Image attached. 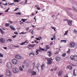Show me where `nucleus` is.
I'll use <instances>...</instances> for the list:
<instances>
[{"label":"nucleus","instance_id":"a878e982","mask_svg":"<svg viewBox=\"0 0 77 77\" xmlns=\"http://www.w3.org/2000/svg\"><path fill=\"white\" fill-rule=\"evenodd\" d=\"M46 47L47 49H50V47L49 46V45H46Z\"/></svg>","mask_w":77,"mask_h":77},{"label":"nucleus","instance_id":"a18cd8bd","mask_svg":"<svg viewBox=\"0 0 77 77\" xmlns=\"http://www.w3.org/2000/svg\"><path fill=\"white\" fill-rule=\"evenodd\" d=\"M73 32H74V33L77 32V30H75V29H74Z\"/></svg>","mask_w":77,"mask_h":77},{"label":"nucleus","instance_id":"f704fd0d","mask_svg":"<svg viewBox=\"0 0 77 77\" xmlns=\"http://www.w3.org/2000/svg\"><path fill=\"white\" fill-rule=\"evenodd\" d=\"M19 69L20 71H23V68H22V67H19Z\"/></svg>","mask_w":77,"mask_h":77},{"label":"nucleus","instance_id":"9b49d317","mask_svg":"<svg viewBox=\"0 0 77 77\" xmlns=\"http://www.w3.org/2000/svg\"><path fill=\"white\" fill-rule=\"evenodd\" d=\"M7 66L8 68H11V66H12V64L10 63H8Z\"/></svg>","mask_w":77,"mask_h":77},{"label":"nucleus","instance_id":"79ce46f5","mask_svg":"<svg viewBox=\"0 0 77 77\" xmlns=\"http://www.w3.org/2000/svg\"><path fill=\"white\" fill-rule=\"evenodd\" d=\"M53 45V42H51L50 44V45L51 46V45Z\"/></svg>","mask_w":77,"mask_h":77},{"label":"nucleus","instance_id":"7ed1b4c3","mask_svg":"<svg viewBox=\"0 0 77 77\" xmlns=\"http://www.w3.org/2000/svg\"><path fill=\"white\" fill-rule=\"evenodd\" d=\"M75 43L73 42H71L69 44V47H71V48H74L75 47Z\"/></svg>","mask_w":77,"mask_h":77},{"label":"nucleus","instance_id":"864d4df0","mask_svg":"<svg viewBox=\"0 0 77 77\" xmlns=\"http://www.w3.org/2000/svg\"><path fill=\"white\" fill-rule=\"evenodd\" d=\"M31 45H32L29 44L28 45V46L29 47H31Z\"/></svg>","mask_w":77,"mask_h":77},{"label":"nucleus","instance_id":"a19ab883","mask_svg":"<svg viewBox=\"0 0 77 77\" xmlns=\"http://www.w3.org/2000/svg\"><path fill=\"white\" fill-rule=\"evenodd\" d=\"M3 63V60H2L0 59V63Z\"/></svg>","mask_w":77,"mask_h":77},{"label":"nucleus","instance_id":"58836bf2","mask_svg":"<svg viewBox=\"0 0 77 77\" xmlns=\"http://www.w3.org/2000/svg\"><path fill=\"white\" fill-rule=\"evenodd\" d=\"M18 9H19V8H17L15 9L14 10V11H17V10H18Z\"/></svg>","mask_w":77,"mask_h":77},{"label":"nucleus","instance_id":"cd10ccee","mask_svg":"<svg viewBox=\"0 0 77 77\" xmlns=\"http://www.w3.org/2000/svg\"><path fill=\"white\" fill-rule=\"evenodd\" d=\"M70 51H71V50H70V49L69 48L68 51L67 52V53H68V54H69Z\"/></svg>","mask_w":77,"mask_h":77},{"label":"nucleus","instance_id":"39448f33","mask_svg":"<svg viewBox=\"0 0 77 77\" xmlns=\"http://www.w3.org/2000/svg\"><path fill=\"white\" fill-rule=\"evenodd\" d=\"M5 39L3 38H0V42L2 44H4L5 42Z\"/></svg>","mask_w":77,"mask_h":77},{"label":"nucleus","instance_id":"bb28decb","mask_svg":"<svg viewBox=\"0 0 77 77\" xmlns=\"http://www.w3.org/2000/svg\"><path fill=\"white\" fill-rule=\"evenodd\" d=\"M68 30L66 31L65 32V33L64 34V35L65 36V35H67V33H68Z\"/></svg>","mask_w":77,"mask_h":77},{"label":"nucleus","instance_id":"774afa93","mask_svg":"<svg viewBox=\"0 0 77 77\" xmlns=\"http://www.w3.org/2000/svg\"><path fill=\"white\" fill-rule=\"evenodd\" d=\"M3 75H0V77H3Z\"/></svg>","mask_w":77,"mask_h":77},{"label":"nucleus","instance_id":"680f3d73","mask_svg":"<svg viewBox=\"0 0 77 77\" xmlns=\"http://www.w3.org/2000/svg\"><path fill=\"white\" fill-rule=\"evenodd\" d=\"M4 49H5V50H6V49H7V47H4Z\"/></svg>","mask_w":77,"mask_h":77},{"label":"nucleus","instance_id":"e433bc0d","mask_svg":"<svg viewBox=\"0 0 77 77\" xmlns=\"http://www.w3.org/2000/svg\"><path fill=\"white\" fill-rule=\"evenodd\" d=\"M0 57H3V55L1 53H0Z\"/></svg>","mask_w":77,"mask_h":77},{"label":"nucleus","instance_id":"72a5a7b5","mask_svg":"<svg viewBox=\"0 0 77 77\" xmlns=\"http://www.w3.org/2000/svg\"><path fill=\"white\" fill-rule=\"evenodd\" d=\"M24 42H25V44L26 43L28 44V43H29V42H28V40H26Z\"/></svg>","mask_w":77,"mask_h":77},{"label":"nucleus","instance_id":"f8f14e48","mask_svg":"<svg viewBox=\"0 0 77 77\" xmlns=\"http://www.w3.org/2000/svg\"><path fill=\"white\" fill-rule=\"evenodd\" d=\"M15 58L17 59H20L21 58V56H19L18 55H16L15 56Z\"/></svg>","mask_w":77,"mask_h":77},{"label":"nucleus","instance_id":"de8ad7c7","mask_svg":"<svg viewBox=\"0 0 77 77\" xmlns=\"http://www.w3.org/2000/svg\"><path fill=\"white\" fill-rule=\"evenodd\" d=\"M39 67V66H38V67H36V68H37V69H38V71L39 72V67Z\"/></svg>","mask_w":77,"mask_h":77},{"label":"nucleus","instance_id":"5fc2aeb1","mask_svg":"<svg viewBox=\"0 0 77 77\" xmlns=\"http://www.w3.org/2000/svg\"><path fill=\"white\" fill-rule=\"evenodd\" d=\"M26 30L27 31V30H29V28H26Z\"/></svg>","mask_w":77,"mask_h":77},{"label":"nucleus","instance_id":"49530a36","mask_svg":"<svg viewBox=\"0 0 77 77\" xmlns=\"http://www.w3.org/2000/svg\"><path fill=\"white\" fill-rule=\"evenodd\" d=\"M21 21H23V22H25V20H24V19H22Z\"/></svg>","mask_w":77,"mask_h":77},{"label":"nucleus","instance_id":"7c9ffc66","mask_svg":"<svg viewBox=\"0 0 77 77\" xmlns=\"http://www.w3.org/2000/svg\"><path fill=\"white\" fill-rule=\"evenodd\" d=\"M15 14L16 15H21V14L20 12H18L17 13H15Z\"/></svg>","mask_w":77,"mask_h":77},{"label":"nucleus","instance_id":"a211bd4d","mask_svg":"<svg viewBox=\"0 0 77 77\" xmlns=\"http://www.w3.org/2000/svg\"><path fill=\"white\" fill-rule=\"evenodd\" d=\"M63 73V72L60 71L58 72V76H61L62 75V74Z\"/></svg>","mask_w":77,"mask_h":77},{"label":"nucleus","instance_id":"4d7b16f0","mask_svg":"<svg viewBox=\"0 0 77 77\" xmlns=\"http://www.w3.org/2000/svg\"><path fill=\"white\" fill-rule=\"evenodd\" d=\"M35 7H39V5H35Z\"/></svg>","mask_w":77,"mask_h":77},{"label":"nucleus","instance_id":"1a4fd4ad","mask_svg":"<svg viewBox=\"0 0 77 77\" xmlns=\"http://www.w3.org/2000/svg\"><path fill=\"white\" fill-rule=\"evenodd\" d=\"M55 60L57 62H59L61 60V58L59 57H55Z\"/></svg>","mask_w":77,"mask_h":77},{"label":"nucleus","instance_id":"69168bd1","mask_svg":"<svg viewBox=\"0 0 77 77\" xmlns=\"http://www.w3.org/2000/svg\"><path fill=\"white\" fill-rule=\"evenodd\" d=\"M51 28L52 29H55V28H54V27H52Z\"/></svg>","mask_w":77,"mask_h":77},{"label":"nucleus","instance_id":"bf43d9fd","mask_svg":"<svg viewBox=\"0 0 77 77\" xmlns=\"http://www.w3.org/2000/svg\"><path fill=\"white\" fill-rule=\"evenodd\" d=\"M26 23H27V24H29V23H30V22H25Z\"/></svg>","mask_w":77,"mask_h":77},{"label":"nucleus","instance_id":"ddd939ff","mask_svg":"<svg viewBox=\"0 0 77 77\" xmlns=\"http://www.w3.org/2000/svg\"><path fill=\"white\" fill-rule=\"evenodd\" d=\"M48 55L49 56V57H51V54H52L51 53V51H49L47 52Z\"/></svg>","mask_w":77,"mask_h":77},{"label":"nucleus","instance_id":"f03ea898","mask_svg":"<svg viewBox=\"0 0 77 77\" xmlns=\"http://www.w3.org/2000/svg\"><path fill=\"white\" fill-rule=\"evenodd\" d=\"M48 61V65H50L52 63V60L53 59L51 58H47L46 59Z\"/></svg>","mask_w":77,"mask_h":77},{"label":"nucleus","instance_id":"0e129e2a","mask_svg":"<svg viewBox=\"0 0 77 77\" xmlns=\"http://www.w3.org/2000/svg\"><path fill=\"white\" fill-rule=\"evenodd\" d=\"M9 22L11 24H12L13 23V22L11 21L10 20H9Z\"/></svg>","mask_w":77,"mask_h":77},{"label":"nucleus","instance_id":"3c124183","mask_svg":"<svg viewBox=\"0 0 77 77\" xmlns=\"http://www.w3.org/2000/svg\"><path fill=\"white\" fill-rule=\"evenodd\" d=\"M31 33V34H32V35L33 34V33H34V32H33V31H32V32H30Z\"/></svg>","mask_w":77,"mask_h":77},{"label":"nucleus","instance_id":"603ef678","mask_svg":"<svg viewBox=\"0 0 77 77\" xmlns=\"http://www.w3.org/2000/svg\"><path fill=\"white\" fill-rule=\"evenodd\" d=\"M36 9H38L37 10H41V8H39V7L37 8Z\"/></svg>","mask_w":77,"mask_h":77},{"label":"nucleus","instance_id":"6e6d98bb","mask_svg":"<svg viewBox=\"0 0 77 77\" xmlns=\"http://www.w3.org/2000/svg\"><path fill=\"white\" fill-rule=\"evenodd\" d=\"M4 5H5V6H7L8 5V4L7 3V2H6V4H3Z\"/></svg>","mask_w":77,"mask_h":77},{"label":"nucleus","instance_id":"5701e85b","mask_svg":"<svg viewBox=\"0 0 77 77\" xmlns=\"http://www.w3.org/2000/svg\"><path fill=\"white\" fill-rule=\"evenodd\" d=\"M5 26V27H9V23H6Z\"/></svg>","mask_w":77,"mask_h":77},{"label":"nucleus","instance_id":"6e6552de","mask_svg":"<svg viewBox=\"0 0 77 77\" xmlns=\"http://www.w3.org/2000/svg\"><path fill=\"white\" fill-rule=\"evenodd\" d=\"M17 62H18V60L16 59H13L12 61V63H13V64H14V65L17 64Z\"/></svg>","mask_w":77,"mask_h":77},{"label":"nucleus","instance_id":"aec40b11","mask_svg":"<svg viewBox=\"0 0 77 77\" xmlns=\"http://www.w3.org/2000/svg\"><path fill=\"white\" fill-rule=\"evenodd\" d=\"M65 42V43H66V40H61V43H62V42Z\"/></svg>","mask_w":77,"mask_h":77},{"label":"nucleus","instance_id":"393cba45","mask_svg":"<svg viewBox=\"0 0 77 77\" xmlns=\"http://www.w3.org/2000/svg\"><path fill=\"white\" fill-rule=\"evenodd\" d=\"M62 56H63V57H65L66 56V53H64L63 54H62Z\"/></svg>","mask_w":77,"mask_h":77},{"label":"nucleus","instance_id":"8fccbe9b","mask_svg":"<svg viewBox=\"0 0 77 77\" xmlns=\"http://www.w3.org/2000/svg\"><path fill=\"white\" fill-rule=\"evenodd\" d=\"M16 36H17V35H13L12 36V37L13 38H15V37H16Z\"/></svg>","mask_w":77,"mask_h":77},{"label":"nucleus","instance_id":"c756f323","mask_svg":"<svg viewBox=\"0 0 77 77\" xmlns=\"http://www.w3.org/2000/svg\"><path fill=\"white\" fill-rule=\"evenodd\" d=\"M20 45H24L25 44V42H23L22 43L19 44Z\"/></svg>","mask_w":77,"mask_h":77},{"label":"nucleus","instance_id":"4468645a","mask_svg":"<svg viewBox=\"0 0 77 77\" xmlns=\"http://www.w3.org/2000/svg\"><path fill=\"white\" fill-rule=\"evenodd\" d=\"M29 56L30 57H33V56H35V54L32 52L30 53Z\"/></svg>","mask_w":77,"mask_h":77},{"label":"nucleus","instance_id":"c03bdc74","mask_svg":"<svg viewBox=\"0 0 77 77\" xmlns=\"http://www.w3.org/2000/svg\"><path fill=\"white\" fill-rule=\"evenodd\" d=\"M35 45H31V47H34V46Z\"/></svg>","mask_w":77,"mask_h":77},{"label":"nucleus","instance_id":"13d9d810","mask_svg":"<svg viewBox=\"0 0 77 77\" xmlns=\"http://www.w3.org/2000/svg\"><path fill=\"white\" fill-rule=\"evenodd\" d=\"M2 29H3V30H6V29L4 28V27L2 28Z\"/></svg>","mask_w":77,"mask_h":77},{"label":"nucleus","instance_id":"b1692460","mask_svg":"<svg viewBox=\"0 0 77 77\" xmlns=\"http://www.w3.org/2000/svg\"><path fill=\"white\" fill-rule=\"evenodd\" d=\"M7 41L8 42H11V41H12V39H9L7 40Z\"/></svg>","mask_w":77,"mask_h":77},{"label":"nucleus","instance_id":"c9c22d12","mask_svg":"<svg viewBox=\"0 0 77 77\" xmlns=\"http://www.w3.org/2000/svg\"><path fill=\"white\" fill-rule=\"evenodd\" d=\"M53 37L54 39H56V35H53Z\"/></svg>","mask_w":77,"mask_h":77},{"label":"nucleus","instance_id":"4be33fe9","mask_svg":"<svg viewBox=\"0 0 77 77\" xmlns=\"http://www.w3.org/2000/svg\"><path fill=\"white\" fill-rule=\"evenodd\" d=\"M75 69H74L73 71V75L74 76H75V75H76V74H75Z\"/></svg>","mask_w":77,"mask_h":77},{"label":"nucleus","instance_id":"2f4dec72","mask_svg":"<svg viewBox=\"0 0 77 77\" xmlns=\"http://www.w3.org/2000/svg\"><path fill=\"white\" fill-rule=\"evenodd\" d=\"M32 70L31 69H29L28 70V72H29L30 73H32Z\"/></svg>","mask_w":77,"mask_h":77},{"label":"nucleus","instance_id":"ea45409f","mask_svg":"<svg viewBox=\"0 0 77 77\" xmlns=\"http://www.w3.org/2000/svg\"><path fill=\"white\" fill-rule=\"evenodd\" d=\"M26 33H27L26 32H22L21 33H20V34H26Z\"/></svg>","mask_w":77,"mask_h":77},{"label":"nucleus","instance_id":"2eb2a0df","mask_svg":"<svg viewBox=\"0 0 77 77\" xmlns=\"http://www.w3.org/2000/svg\"><path fill=\"white\" fill-rule=\"evenodd\" d=\"M67 68L71 70V69H72V67L70 65L68 66L67 68H66V69H67Z\"/></svg>","mask_w":77,"mask_h":77},{"label":"nucleus","instance_id":"412c9836","mask_svg":"<svg viewBox=\"0 0 77 77\" xmlns=\"http://www.w3.org/2000/svg\"><path fill=\"white\" fill-rule=\"evenodd\" d=\"M10 27L11 29H12V30H15V28L13 27V26H10Z\"/></svg>","mask_w":77,"mask_h":77},{"label":"nucleus","instance_id":"338daca9","mask_svg":"<svg viewBox=\"0 0 77 77\" xmlns=\"http://www.w3.org/2000/svg\"><path fill=\"white\" fill-rule=\"evenodd\" d=\"M74 10L75 11V12H77V10L75 8L74 9Z\"/></svg>","mask_w":77,"mask_h":77},{"label":"nucleus","instance_id":"052dcab7","mask_svg":"<svg viewBox=\"0 0 77 77\" xmlns=\"http://www.w3.org/2000/svg\"><path fill=\"white\" fill-rule=\"evenodd\" d=\"M32 32V29H30L29 31V33H30V32Z\"/></svg>","mask_w":77,"mask_h":77},{"label":"nucleus","instance_id":"6ab92c4d","mask_svg":"<svg viewBox=\"0 0 77 77\" xmlns=\"http://www.w3.org/2000/svg\"><path fill=\"white\" fill-rule=\"evenodd\" d=\"M36 40H39V41H40L41 39H42V37L41 36H40L38 37V38H36Z\"/></svg>","mask_w":77,"mask_h":77},{"label":"nucleus","instance_id":"4c0bfd02","mask_svg":"<svg viewBox=\"0 0 77 77\" xmlns=\"http://www.w3.org/2000/svg\"><path fill=\"white\" fill-rule=\"evenodd\" d=\"M19 1H20V0H14V2H19Z\"/></svg>","mask_w":77,"mask_h":77},{"label":"nucleus","instance_id":"e2e57ef3","mask_svg":"<svg viewBox=\"0 0 77 77\" xmlns=\"http://www.w3.org/2000/svg\"><path fill=\"white\" fill-rule=\"evenodd\" d=\"M23 24V22H21L20 23V24L21 25H22V24Z\"/></svg>","mask_w":77,"mask_h":77},{"label":"nucleus","instance_id":"473e14b6","mask_svg":"<svg viewBox=\"0 0 77 77\" xmlns=\"http://www.w3.org/2000/svg\"><path fill=\"white\" fill-rule=\"evenodd\" d=\"M39 51H36V53H35V54L36 55H38V54H39V52H38Z\"/></svg>","mask_w":77,"mask_h":77},{"label":"nucleus","instance_id":"f257e3e1","mask_svg":"<svg viewBox=\"0 0 77 77\" xmlns=\"http://www.w3.org/2000/svg\"><path fill=\"white\" fill-rule=\"evenodd\" d=\"M70 58L72 60L77 61V55L76 54L72 55L70 56Z\"/></svg>","mask_w":77,"mask_h":77},{"label":"nucleus","instance_id":"f3484780","mask_svg":"<svg viewBox=\"0 0 77 77\" xmlns=\"http://www.w3.org/2000/svg\"><path fill=\"white\" fill-rule=\"evenodd\" d=\"M31 74H32L31 75H36V72H35L34 71H32V72Z\"/></svg>","mask_w":77,"mask_h":77},{"label":"nucleus","instance_id":"09e8293b","mask_svg":"<svg viewBox=\"0 0 77 77\" xmlns=\"http://www.w3.org/2000/svg\"><path fill=\"white\" fill-rule=\"evenodd\" d=\"M14 34H15V35H18V32H14Z\"/></svg>","mask_w":77,"mask_h":77},{"label":"nucleus","instance_id":"423d86ee","mask_svg":"<svg viewBox=\"0 0 77 77\" xmlns=\"http://www.w3.org/2000/svg\"><path fill=\"white\" fill-rule=\"evenodd\" d=\"M13 71L14 72L17 73L18 72V69L17 67H14L13 68Z\"/></svg>","mask_w":77,"mask_h":77},{"label":"nucleus","instance_id":"c85d7f7f","mask_svg":"<svg viewBox=\"0 0 77 77\" xmlns=\"http://www.w3.org/2000/svg\"><path fill=\"white\" fill-rule=\"evenodd\" d=\"M0 31L1 33H4V32L3 31L2 29H1V28H0Z\"/></svg>","mask_w":77,"mask_h":77},{"label":"nucleus","instance_id":"dca6fc26","mask_svg":"<svg viewBox=\"0 0 77 77\" xmlns=\"http://www.w3.org/2000/svg\"><path fill=\"white\" fill-rule=\"evenodd\" d=\"M45 65L44 64H43L42 65H41V69L42 70V71H43L44 70V68H45Z\"/></svg>","mask_w":77,"mask_h":77},{"label":"nucleus","instance_id":"20e7f679","mask_svg":"<svg viewBox=\"0 0 77 77\" xmlns=\"http://www.w3.org/2000/svg\"><path fill=\"white\" fill-rule=\"evenodd\" d=\"M5 73L6 75H8V76H10V75H11V74H12L11 71H10V70H6Z\"/></svg>","mask_w":77,"mask_h":77},{"label":"nucleus","instance_id":"0eeeda50","mask_svg":"<svg viewBox=\"0 0 77 77\" xmlns=\"http://www.w3.org/2000/svg\"><path fill=\"white\" fill-rule=\"evenodd\" d=\"M38 51H39V52H41L42 51H45V49L44 48H42L41 47H39V49H38L36 50Z\"/></svg>","mask_w":77,"mask_h":77},{"label":"nucleus","instance_id":"9d476101","mask_svg":"<svg viewBox=\"0 0 77 77\" xmlns=\"http://www.w3.org/2000/svg\"><path fill=\"white\" fill-rule=\"evenodd\" d=\"M72 20H68L67 23H68V24L70 26H72Z\"/></svg>","mask_w":77,"mask_h":77},{"label":"nucleus","instance_id":"37998d69","mask_svg":"<svg viewBox=\"0 0 77 77\" xmlns=\"http://www.w3.org/2000/svg\"><path fill=\"white\" fill-rule=\"evenodd\" d=\"M13 46L14 47H16L17 48H18V47H19L18 46H15V45H13Z\"/></svg>","mask_w":77,"mask_h":77}]
</instances>
